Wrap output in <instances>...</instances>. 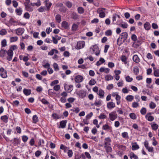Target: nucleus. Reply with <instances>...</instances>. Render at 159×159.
Instances as JSON below:
<instances>
[{"instance_id":"37","label":"nucleus","mask_w":159,"mask_h":159,"mask_svg":"<svg viewBox=\"0 0 159 159\" xmlns=\"http://www.w3.org/2000/svg\"><path fill=\"white\" fill-rule=\"evenodd\" d=\"M15 11L18 15L20 16L22 14V10L21 8H18L16 9V10Z\"/></svg>"},{"instance_id":"62","label":"nucleus","mask_w":159,"mask_h":159,"mask_svg":"<svg viewBox=\"0 0 159 159\" xmlns=\"http://www.w3.org/2000/svg\"><path fill=\"white\" fill-rule=\"evenodd\" d=\"M71 111L75 112L76 113H78L80 111V109L78 107H76L72 109Z\"/></svg>"},{"instance_id":"32","label":"nucleus","mask_w":159,"mask_h":159,"mask_svg":"<svg viewBox=\"0 0 159 159\" xmlns=\"http://www.w3.org/2000/svg\"><path fill=\"white\" fill-rule=\"evenodd\" d=\"M153 69L154 70V75L156 77H159V69H156L154 67Z\"/></svg>"},{"instance_id":"7","label":"nucleus","mask_w":159,"mask_h":159,"mask_svg":"<svg viewBox=\"0 0 159 159\" xmlns=\"http://www.w3.org/2000/svg\"><path fill=\"white\" fill-rule=\"evenodd\" d=\"M64 87L65 89L68 93L71 92L73 89V86L72 85H67L66 84H65Z\"/></svg>"},{"instance_id":"2","label":"nucleus","mask_w":159,"mask_h":159,"mask_svg":"<svg viewBox=\"0 0 159 159\" xmlns=\"http://www.w3.org/2000/svg\"><path fill=\"white\" fill-rule=\"evenodd\" d=\"M105 9L104 8H99L97 10V11L99 13V16L100 18H103L105 17Z\"/></svg>"},{"instance_id":"46","label":"nucleus","mask_w":159,"mask_h":159,"mask_svg":"<svg viewBox=\"0 0 159 159\" xmlns=\"http://www.w3.org/2000/svg\"><path fill=\"white\" fill-rule=\"evenodd\" d=\"M140 112L142 115H144L146 113V109L145 107H142L140 110Z\"/></svg>"},{"instance_id":"19","label":"nucleus","mask_w":159,"mask_h":159,"mask_svg":"<svg viewBox=\"0 0 159 159\" xmlns=\"http://www.w3.org/2000/svg\"><path fill=\"white\" fill-rule=\"evenodd\" d=\"M61 26L65 29H69V25L68 23L66 21H63L61 23Z\"/></svg>"},{"instance_id":"3","label":"nucleus","mask_w":159,"mask_h":159,"mask_svg":"<svg viewBox=\"0 0 159 159\" xmlns=\"http://www.w3.org/2000/svg\"><path fill=\"white\" fill-rule=\"evenodd\" d=\"M117 117V115L115 111H113L109 114V118L111 121H114Z\"/></svg>"},{"instance_id":"22","label":"nucleus","mask_w":159,"mask_h":159,"mask_svg":"<svg viewBox=\"0 0 159 159\" xmlns=\"http://www.w3.org/2000/svg\"><path fill=\"white\" fill-rule=\"evenodd\" d=\"M133 61L136 63H138L140 61V59L137 55H134L133 57Z\"/></svg>"},{"instance_id":"29","label":"nucleus","mask_w":159,"mask_h":159,"mask_svg":"<svg viewBox=\"0 0 159 159\" xmlns=\"http://www.w3.org/2000/svg\"><path fill=\"white\" fill-rule=\"evenodd\" d=\"M134 98V97L132 95H128L125 98L126 100L129 102H131Z\"/></svg>"},{"instance_id":"59","label":"nucleus","mask_w":159,"mask_h":159,"mask_svg":"<svg viewBox=\"0 0 159 159\" xmlns=\"http://www.w3.org/2000/svg\"><path fill=\"white\" fill-rule=\"evenodd\" d=\"M22 140L24 143L26 142L28 139V137L26 135H23L22 136Z\"/></svg>"},{"instance_id":"34","label":"nucleus","mask_w":159,"mask_h":159,"mask_svg":"<svg viewBox=\"0 0 159 159\" xmlns=\"http://www.w3.org/2000/svg\"><path fill=\"white\" fill-rule=\"evenodd\" d=\"M33 122L34 123H36L39 121L38 117L36 115H34L33 117Z\"/></svg>"},{"instance_id":"49","label":"nucleus","mask_w":159,"mask_h":159,"mask_svg":"<svg viewBox=\"0 0 159 159\" xmlns=\"http://www.w3.org/2000/svg\"><path fill=\"white\" fill-rule=\"evenodd\" d=\"M7 51L5 50H3L2 49L0 51V56L1 57H3L4 56V54L7 52Z\"/></svg>"},{"instance_id":"56","label":"nucleus","mask_w":159,"mask_h":159,"mask_svg":"<svg viewBox=\"0 0 159 159\" xmlns=\"http://www.w3.org/2000/svg\"><path fill=\"white\" fill-rule=\"evenodd\" d=\"M102 129H103L107 130L110 129V127L107 124H105L103 126Z\"/></svg>"},{"instance_id":"18","label":"nucleus","mask_w":159,"mask_h":159,"mask_svg":"<svg viewBox=\"0 0 159 159\" xmlns=\"http://www.w3.org/2000/svg\"><path fill=\"white\" fill-rule=\"evenodd\" d=\"M110 146L111 145H104V148L107 154L111 152L112 151V149Z\"/></svg>"},{"instance_id":"36","label":"nucleus","mask_w":159,"mask_h":159,"mask_svg":"<svg viewBox=\"0 0 159 159\" xmlns=\"http://www.w3.org/2000/svg\"><path fill=\"white\" fill-rule=\"evenodd\" d=\"M61 16L59 14H57L56 16L55 19L57 22L60 23L61 21Z\"/></svg>"},{"instance_id":"40","label":"nucleus","mask_w":159,"mask_h":159,"mask_svg":"<svg viewBox=\"0 0 159 159\" xmlns=\"http://www.w3.org/2000/svg\"><path fill=\"white\" fill-rule=\"evenodd\" d=\"M38 11L39 12H43L47 10V8H46L45 7H41L38 9Z\"/></svg>"},{"instance_id":"31","label":"nucleus","mask_w":159,"mask_h":159,"mask_svg":"<svg viewBox=\"0 0 159 159\" xmlns=\"http://www.w3.org/2000/svg\"><path fill=\"white\" fill-rule=\"evenodd\" d=\"M8 117L7 115L3 116L1 117V119L6 123L8 122Z\"/></svg>"},{"instance_id":"55","label":"nucleus","mask_w":159,"mask_h":159,"mask_svg":"<svg viewBox=\"0 0 159 159\" xmlns=\"http://www.w3.org/2000/svg\"><path fill=\"white\" fill-rule=\"evenodd\" d=\"M129 116L131 119L133 120H135L136 118V115L134 113H130L129 114Z\"/></svg>"},{"instance_id":"27","label":"nucleus","mask_w":159,"mask_h":159,"mask_svg":"<svg viewBox=\"0 0 159 159\" xmlns=\"http://www.w3.org/2000/svg\"><path fill=\"white\" fill-rule=\"evenodd\" d=\"M125 40L123 39H122L120 37L117 40V44L118 45L120 46L121 44L125 42Z\"/></svg>"},{"instance_id":"15","label":"nucleus","mask_w":159,"mask_h":159,"mask_svg":"<svg viewBox=\"0 0 159 159\" xmlns=\"http://www.w3.org/2000/svg\"><path fill=\"white\" fill-rule=\"evenodd\" d=\"M131 144L132 145L131 148L133 151L137 150L139 148V145L137 144L136 142L132 143Z\"/></svg>"},{"instance_id":"51","label":"nucleus","mask_w":159,"mask_h":159,"mask_svg":"<svg viewBox=\"0 0 159 159\" xmlns=\"http://www.w3.org/2000/svg\"><path fill=\"white\" fill-rule=\"evenodd\" d=\"M78 11L79 13L80 14H82L84 12V9L81 7H79L78 8Z\"/></svg>"},{"instance_id":"64","label":"nucleus","mask_w":159,"mask_h":159,"mask_svg":"<svg viewBox=\"0 0 159 159\" xmlns=\"http://www.w3.org/2000/svg\"><path fill=\"white\" fill-rule=\"evenodd\" d=\"M35 141L34 138H32L29 142L31 146H33L34 144Z\"/></svg>"},{"instance_id":"21","label":"nucleus","mask_w":159,"mask_h":159,"mask_svg":"<svg viewBox=\"0 0 159 159\" xmlns=\"http://www.w3.org/2000/svg\"><path fill=\"white\" fill-rule=\"evenodd\" d=\"M97 94L99 96L100 98H102L104 97V92L102 89H100L97 92Z\"/></svg>"},{"instance_id":"17","label":"nucleus","mask_w":159,"mask_h":159,"mask_svg":"<svg viewBox=\"0 0 159 159\" xmlns=\"http://www.w3.org/2000/svg\"><path fill=\"white\" fill-rule=\"evenodd\" d=\"M128 34L127 32H124L122 33L120 35V37L121 38V39H124L125 41L128 38Z\"/></svg>"},{"instance_id":"53","label":"nucleus","mask_w":159,"mask_h":159,"mask_svg":"<svg viewBox=\"0 0 159 159\" xmlns=\"http://www.w3.org/2000/svg\"><path fill=\"white\" fill-rule=\"evenodd\" d=\"M60 89V86L59 85L57 84L53 87V89L56 91H58Z\"/></svg>"},{"instance_id":"9","label":"nucleus","mask_w":159,"mask_h":159,"mask_svg":"<svg viewBox=\"0 0 159 159\" xmlns=\"http://www.w3.org/2000/svg\"><path fill=\"white\" fill-rule=\"evenodd\" d=\"M75 80L76 82L79 83L81 82L83 80V77L81 75H78L75 78Z\"/></svg>"},{"instance_id":"25","label":"nucleus","mask_w":159,"mask_h":159,"mask_svg":"<svg viewBox=\"0 0 159 159\" xmlns=\"http://www.w3.org/2000/svg\"><path fill=\"white\" fill-rule=\"evenodd\" d=\"M151 127L152 129L154 130H156L158 128V125L154 122L151 123Z\"/></svg>"},{"instance_id":"26","label":"nucleus","mask_w":159,"mask_h":159,"mask_svg":"<svg viewBox=\"0 0 159 159\" xmlns=\"http://www.w3.org/2000/svg\"><path fill=\"white\" fill-rule=\"evenodd\" d=\"M144 27L146 30H149L151 28V26L149 22H146L144 25Z\"/></svg>"},{"instance_id":"41","label":"nucleus","mask_w":159,"mask_h":159,"mask_svg":"<svg viewBox=\"0 0 159 159\" xmlns=\"http://www.w3.org/2000/svg\"><path fill=\"white\" fill-rule=\"evenodd\" d=\"M52 116L53 118L54 119H58L61 118V116H60L59 115H58L56 113H53L52 115Z\"/></svg>"},{"instance_id":"30","label":"nucleus","mask_w":159,"mask_h":159,"mask_svg":"<svg viewBox=\"0 0 159 159\" xmlns=\"http://www.w3.org/2000/svg\"><path fill=\"white\" fill-rule=\"evenodd\" d=\"M23 93L26 95H30L31 93V90L30 89H24L23 90Z\"/></svg>"},{"instance_id":"14","label":"nucleus","mask_w":159,"mask_h":159,"mask_svg":"<svg viewBox=\"0 0 159 159\" xmlns=\"http://www.w3.org/2000/svg\"><path fill=\"white\" fill-rule=\"evenodd\" d=\"M67 121L66 120H63L60 121V125L58 126V128H65Z\"/></svg>"},{"instance_id":"10","label":"nucleus","mask_w":159,"mask_h":159,"mask_svg":"<svg viewBox=\"0 0 159 159\" xmlns=\"http://www.w3.org/2000/svg\"><path fill=\"white\" fill-rule=\"evenodd\" d=\"M12 144L15 146H16L18 144H20V139L18 138H15L11 140Z\"/></svg>"},{"instance_id":"47","label":"nucleus","mask_w":159,"mask_h":159,"mask_svg":"<svg viewBox=\"0 0 159 159\" xmlns=\"http://www.w3.org/2000/svg\"><path fill=\"white\" fill-rule=\"evenodd\" d=\"M7 34V31L5 29H2L0 31V35H4Z\"/></svg>"},{"instance_id":"54","label":"nucleus","mask_w":159,"mask_h":159,"mask_svg":"<svg viewBox=\"0 0 159 159\" xmlns=\"http://www.w3.org/2000/svg\"><path fill=\"white\" fill-rule=\"evenodd\" d=\"M96 83L95 80L94 79H92L90 80L89 83V84L90 85H94Z\"/></svg>"},{"instance_id":"11","label":"nucleus","mask_w":159,"mask_h":159,"mask_svg":"<svg viewBox=\"0 0 159 159\" xmlns=\"http://www.w3.org/2000/svg\"><path fill=\"white\" fill-rule=\"evenodd\" d=\"M77 95L79 96L81 98H84L86 95V92L83 90H81L79 91Z\"/></svg>"},{"instance_id":"50","label":"nucleus","mask_w":159,"mask_h":159,"mask_svg":"<svg viewBox=\"0 0 159 159\" xmlns=\"http://www.w3.org/2000/svg\"><path fill=\"white\" fill-rule=\"evenodd\" d=\"M149 107L151 109H153L156 107V105L155 103L151 102L149 104Z\"/></svg>"},{"instance_id":"42","label":"nucleus","mask_w":159,"mask_h":159,"mask_svg":"<svg viewBox=\"0 0 159 159\" xmlns=\"http://www.w3.org/2000/svg\"><path fill=\"white\" fill-rule=\"evenodd\" d=\"M116 17L115 16V15L114 14L113 16V17L112 18V24H117V25H120L118 23V22H115L116 20Z\"/></svg>"},{"instance_id":"43","label":"nucleus","mask_w":159,"mask_h":159,"mask_svg":"<svg viewBox=\"0 0 159 159\" xmlns=\"http://www.w3.org/2000/svg\"><path fill=\"white\" fill-rule=\"evenodd\" d=\"M116 100L117 104L119 105L120 103V96L119 95H117V97H116Z\"/></svg>"},{"instance_id":"60","label":"nucleus","mask_w":159,"mask_h":159,"mask_svg":"<svg viewBox=\"0 0 159 159\" xmlns=\"http://www.w3.org/2000/svg\"><path fill=\"white\" fill-rule=\"evenodd\" d=\"M59 83V81L57 80H56L52 81L50 84L51 86H53L55 84H57Z\"/></svg>"},{"instance_id":"38","label":"nucleus","mask_w":159,"mask_h":159,"mask_svg":"<svg viewBox=\"0 0 159 159\" xmlns=\"http://www.w3.org/2000/svg\"><path fill=\"white\" fill-rule=\"evenodd\" d=\"M130 157L132 159L134 158V159H138V157L135 155L133 152H131L129 154Z\"/></svg>"},{"instance_id":"8","label":"nucleus","mask_w":159,"mask_h":159,"mask_svg":"<svg viewBox=\"0 0 159 159\" xmlns=\"http://www.w3.org/2000/svg\"><path fill=\"white\" fill-rule=\"evenodd\" d=\"M16 31V34L18 35L22 34L24 32L25 29L23 28H20L15 30Z\"/></svg>"},{"instance_id":"44","label":"nucleus","mask_w":159,"mask_h":159,"mask_svg":"<svg viewBox=\"0 0 159 159\" xmlns=\"http://www.w3.org/2000/svg\"><path fill=\"white\" fill-rule=\"evenodd\" d=\"M78 28V25L75 24H74L72 27V30L73 31H76Z\"/></svg>"},{"instance_id":"24","label":"nucleus","mask_w":159,"mask_h":159,"mask_svg":"<svg viewBox=\"0 0 159 159\" xmlns=\"http://www.w3.org/2000/svg\"><path fill=\"white\" fill-rule=\"evenodd\" d=\"M58 53V51L57 50L52 49L48 53V55L52 56L54 53L57 54Z\"/></svg>"},{"instance_id":"20","label":"nucleus","mask_w":159,"mask_h":159,"mask_svg":"<svg viewBox=\"0 0 159 159\" xmlns=\"http://www.w3.org/2000/svg\"><path fill=\"white\" fill-rule=\"evenodd\" d=\"M121 61L124 63L125 64H127L128 66H129V64L128 63L127 61V58L125 56H122L120 57Z\"/></svg>"},{"instance_id":"28","label":"nucleus","mask_w":159,"mask_h":159,"mask_svg":"<svg viewBox=\"0 0 159 159\" xmlns=\"http://www.w3.org/2000/svg\"><path fill=\"white\" fill-rule=\"evenodd\" d=\"M30 4L33 7L36 6L37 7H39L41 5L40 1V0H37V2L36 3H31Z\"/></svg>"},{"instance_id":"13","label":"nucleus","mask_w":159,"mask_h":159,"mask_svg":"<svg viewBox=\"0 0 159 159\" xmlns=\"http://www.w3.org/2000/svg\"><path fill=\"white\" fill-rule=\"evenodd\" d=\"M107 107L108 109H112L115 107V104L112 102H108L107 103Z\"/></svg>"},{"instance_id":"16","label":"nucleus","mask_w":159,"mask_h":159,"mask_svg":"<svg viewBox=\"0 0 159 159\" xmlns=\"http://www.w3.org/2000/svg\"><path fill=\"white\" fill-rule=\"evenodd\" d=\"M111 140L110 138L108 137L105 138L104 142V145H111Z\"/></svg>"},{"instance_id":"52","label":"nucleus","mask_w":159,"mask_h":159,"mask_svg":"<svg viewBox=\"0 0 159 159\" xmlns=\"http://www.w3.org/2000/svg\"><path fill=\"white\" fill-rule=\"evenodd\" d=\"M7 45V41L5 39H4L2 40L1 42L2 47L3 48L5 47Z\"/></svg>"},{"instance_id":"4","label":"nucleus","mask_w":159,"mask_h":159,"mask_svg":"<svg viewBox=\"0 0 159 159\" xmlns=\"http://www.w3.org/2000/svg\"><path fill=\"white\" fill-rule=\"evenodd\" d=\"M24 5L25 6V10L29 12H32L34 10V8L30 6L29 3H24Z\"/></svg>"},{"instance_id":"61","label":"nucleus","mask_w":159,"mask_h":159,"mask_svg":"<svg viewBox=\"0 0 159 159\" xmlns=\"http://www.w3.org/2000/svg\"><path fill=\"white\" fill-rule=\"evenodd\" d=\"M131 39L133 41L135 42L137 40V37L136 35L135 34H133L132 35Z\"/></svg>"},{"instance_id":"23","label":"nucleus","mask_w":159,"mask_h":159,"mask_svg":"<svg viewBox=\"0 0 159 159\" xmlns=\"http://www.w3.org/2000/svg\"><path fill=\"white\" fill-rule=\"evenodd\" d=\"M102 101L101 100H96L95 101L93 105L96 107H99L102 104Z\"/></svg>"},{"instance_id":"12","label":"nucleus","mask_w":159,"mask_h":159,"mask_svg":"<svg viewBox=\"0 0 159 159\" xmlns=\"http://www.w3.org/2000/svg\"><path fill=\"white\" fill-rule=\"evenodd\" d=\"M44 3L47 8V10H49L52 5V3L49 2V0H44Z\"/></svg>"},{"instance_id":"58","label":"nucleus","mask_w":159,"mask_h":159,"mask_svg":"<svg viewBox=\"0 0 159 159\" xmlns=\"http://www.w3.org/2000/svg\"><path fill=\"white\" fill-rule=\"evenodd\" d=\"M139 106V104L138 102H134L132 103V107L134 108L137 107Z\"/></svg>"},{"instance_id":"57","label":"nucleus","mask_w":159,"mask_h":159,"mask_svg":"<svg viewBox=\"0 0 159 159\" xmlns=\"http://www.w3.org/2000/svg\"><path fill=\"white\" fill-rule=\"evenodd\" d=\"M53 67L56 71L58 70H59V67L57 64L56 63H54L53 65Z\"/></svg>"},{"instance_id":"63","label":"nucleus","mask_w":159,"mask_h":159,"mask_svg":"<svg viewBox=\"0 0 159 159\" xmlns=\"http://www.w3.org/2000/svg\"><path fill=\"white\" fill-rule=\"evenodd\" d=\"M125 80L126 81L128 82H131L133 80V78L130 77L129 76H126L125 77Z\"/></svg>"},{"instance_id":"33","label":"nucleus","mask_w":159,"mask_h":159,"mask_svg":"<svg viewBox=\"0 0 159 159\" xmlns=\"http://www.w3.org/2000/svg\"><path fill=\"white\" fill-rule=\"evenodd\" d=\"M105 79L106 80L108 81L112 80L113 79V77L110 75H108L105 76Z\"/></svg>"},{"instance_id":"6","label":"nucleus","mask_w":159,"mask_h":159,"mask_svg":"<svg viewBox=\"0 0 159 159\" xmlns=\"http://www.w3.org/2000/svg\"><path fill=\"white\" fill-rule=\"evenodd\" d=\"M0 75L2 78H6L7 77V72L2 67L0 69Z\"/></svg>"},{"instance_id":"1","label":"nucleus","mask_w":159,"mask_h":159,"mask_svg":"<svg viewBox=\"0 0 159 159\" xmlns=\"http://www.w3.org/2000/svg\"><path fill=\"white\" fill-rule=\"evenodd\" d=\"M85 45V42L84 41H79L77 42L75 48L79 50L84 47Z\"/></svg>"},{"instance_id":"48","label":"nucleus","mask_w":159,"mask_h":159,"mask_svg":"<svg viewBox=\"0 0 159 159\" xmlns=\"http://www.w3.org/2000/svg\"><path fill=\"white\" fill-rule=\"evenodd\" d=\"M122 137L125 139H128L129 138L128 134L127 132H124L121 134Z\"/></svg>"},{"instance_id":"5","label":"nucleus","mask_w":159,"mask_h":159,"mask_svg":"<svg viewBox=\"0 0 159 159\" xmlns=\"http://www.w3.org/2000/svg\"><path fill=\"white\" fill-rule=\"evenodd\" d=\"M7 53V59L9 61H11L13 54V51L11 50H8Z\"/></svg>"},{"instance_id":"45","label":"nucleus","mask_w":159,"mask_h":159,"mask_svg":"<svg viewBox=\"0 0 159 159\" xmlns=\"http://www.w3.org/2000/svg\"><path fill=\"white\" fill-rule=\"evenodd\" d=\"M71 18L75 20H76L78 18V16L77 14L73 13L71 15Z\"/></svg>"},{"instance_id":"35","label":"nucleus","mask_w":159,"mask_h":159,"mask_svg":"<svg viewBox=\"0 0 159 159\" xmlns=\"http://www.w3.org/2000/svg\"><path fill=\"white\" fill-rule=\"evenodd\" d=\"M18 37L17 36L12 37L10 38V42L11 43L16 42L18 40Z\"/></svg>"},{"instance_id":"39","label":"nucleus","mask_w":159,"mask_h":159,"mask_svg":"<svg viewBox=\"0 0 159 159\" xmlns=\"http://www.w3.org/2000/svg\"><path fill=\"white\" fill-rule=\"evenodd\" d=\"M133 71L134 74L137 75L139 74V69L138 66H135L134 67Z\"/></svg>"}]
</instances>
